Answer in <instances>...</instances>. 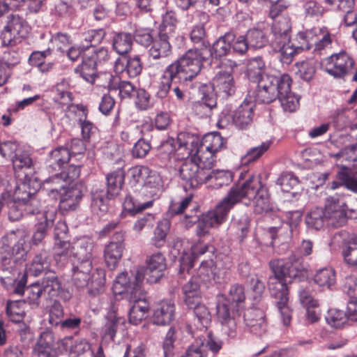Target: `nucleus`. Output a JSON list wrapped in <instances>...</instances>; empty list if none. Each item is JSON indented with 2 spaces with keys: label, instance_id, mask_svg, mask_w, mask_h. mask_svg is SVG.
Segmentation results:
<instances>
[{
  "label": "nucleus",
  "instance_id": "obj_1",
  "mask_svg": "<svg viewBox=\"0 0 357 357\" xmlns=\"http://www.w3.org/2000/svg\"><path fill=\"white\" fill-rule=\"evenodd\" d=\"M130 184L135 188L133 195L126 197L124 211L134 216L153 206L154 196L159 192L162 181L160 176L146 166L136 165L129 169Z\"/></svg>",
  "mask_w": 357,
  "mask_h": 357
},
{
  "label": "nucleus",
  "instance_id": "obj_2",
  "mask_svg": "<svg viewBox=\"0 0 357 357\" xmlns=\"http://www.w3.org/2000/svg\"><path fill=\"white\" fill-rule=\"evenodd\" d=\"M245 301V288L238 283L230 286L227 295L220 294L217 296V318L224 333L231 338L237 335V326Z\"/></svg>",
  "mask_w": 357,
  "mask_h": 357
},
{
  "label": "nucleus",
  "instance_id": "obj_3",
  "mask_svg": "<svg viewBox=\"0 0 357 357\" xmlns=\"http://www.w3.org/2000/svg\"><path fill=\"white\" fill-rule=\"evenodd\" d=\"M347 205L338 195L326 198L324 206L311 209L305 216L308 227L319 230L325 227L339 228L346 225Z\"/></svg>",
  "mask_w": 357,
  "mask_h": 357
},
{
  "label": "nucleus",
  "instance_id": "obj_4",
  "mask_svg": "<svg viewBox=\"0 0 357 357\" xmlns=\"http://www.w3.org/2000/svg\"><path fill=\"white\" fill-rule=\"evenodd\" d=\"M234 192L231 188L227 195L216 206L201 216L198 214L197 208H194L190 214H186L181 223L185 227L190 228L197 224L196 233L199 237L204 236L212 227H219L224 223L231 209L236 204Z\"/></svg>",
  "mask_w": 357,
  "mask_h": 357
},
{
  "label": "nucleus",
  "instance_id": "obj_5",
  "mask_svg": "<svg viewBox=\"0 0 357 357\" xmlns=\"http://www.w3.org/2000/svg\"><path fill=\"white\" fill-rule=\"evenodd\" d=\"M236 204L243 200L254 202V211L262 214L271 211L268 188L262 183L259 176L252 175L243 182L232 185Z\"/></svg>",
  "mask_w": 357,
  "mask_h": 357
},
{
  "label": "nucleus",
  "instance_id": "obj_6",
  "mask_svg": "<svg viewBox=\"0 0 357 357\" xmlns=\"http://www.w3.org/2000/svg\"><path fill=\"white\" fill-rule=\"evenodd\" d=\"M222 66H225L227 70L219 71L212 79L211 88L215 94L213 93H206L208 89L211 88L210 86L206 85L202 86L203 97L200 105L205 106L209 109L216 107V94L228 97L235 91V83L232 73L234 68L237 67V64L234 61L227 60L225 63H222Z\"/></svg>",
  "mask_w": 357,
  "mask_h": 357
},
{
  "label": "nucleus",
  "instance_id": "obj_7",
  "mask_svg": "<svg viewBox=\"0 0 357 357\" xmlns=\"http://www.w3.org/2000/svg\"><path fill=\"white\" fill-rule=\"evenodd\" d=\"M27 253L24 237L17 241L14 234L3 236L0 241V261L3 271H16L17 266L25 261Z\"/></svg>",
  "mask_w": 357,
  "mask_h": 357
},
{
  "label": "nucleus",
  "instance_id": "obj_8",
  "mask_svg": "<svg viewBox=\"0 0 357 357\" xmlns=\"http://www.w3.org/2000/svg\"><path fill=\"white\" fill-rule=\"evenodd\" d=\"M291 29V20L288 15H282L272 24L271 45L274 52L279 54L280 61L287 64L291 62L295 53V48L290 45Z\"/></svg>",
  "mask_w": 357,
  "mask_h": 357
},
{
  "label": "nucleus",
  "instance_id": "obj_9",
  "mask_svg": "<svg viewBox=\"0 0 357 357\" xmlns=\"http://www.w3.org/2000/svg\"><path fill=\"white\" fill-rule=\"evenodd\" d=\"M199 49H190L182 56L167 66L183 84L192 81L200 72L204 60Z\"/></svg>",
  "mask_w": 357,
  "mask_h": 357
},
{
  "label": "nucleus",
  "instance_id": "obj_10",
  "mask_svg": "<svg viewBox=\"0 0 357 357\" xmlns=\"http://www.w3.org/2000/svg\"><path fill=\"white\" fill-rule=\"evenodd\" d=\"M292 79L288 74L280 76H267L259 82V90L257 91L256 100L261 103L269 104L278 97L292 93Z\"/></svg>",
  "mask_w": 357,
  "mask_h": 357
},
{
  "label": "nucleus",
  "instance_id": "obj_11",
  "mask_svg": "<svg viewBox=\"0 0 357 357\" xmlns=\"http://www.w3.org/2000/svg\"><path fill=\"white\" fill-rule=\"evenodd\" d=\"M268 289L273 298V303L280 314L283 325L285 326H290L293 309L289 301L288 283L275 278L270 277Z\"/></svg>",
  "mask_w": 357,
  "mask_h": 357
},
{
  "label": "nucleus",
  "instance_id": "obj_12",
  "mask_svg": "<svg viewBox=\"0 0 357 357\" xmlns=\"http://www.w3.org/2000/svg\"><path fill=\"white\" fill-rule=\"evenodd\" d=\"M210 165L202 160H185L179 169V177L184 188L195 189L206 184Z\"/></svg>",
  "mask_w": 357,
  "mask_h": 357
},
{
  "label": "nucleus",
  "instance_id": "obj_13",
  "mask_svg": "<svg viewBox=\"0 0 357 357\" xmlns=\"http://www.w3.org/2000/svg\"><path fill=\"white\" fill-rule=\"evenodd\" d=\"M270 264L274 273L273 277L287 283H291L293 280H300L305 271L303 258L296 253H292L286 261L278 259L272 261Z\"/></svg>",
  "mask_w": 357,
  "mask_h": 357
},
{
  "label": "nucleus",
  "instance_id": "obj_14",
  "mask_svg": "<svg viewBox=\"0 0 357 357\" xmlns=\"http://www.w3.org/2000/svg\"><path fill=\"white\" fill-rule=\"evenodd\" d=\"M225 267L220 268L215 264L213 259L203 261L197 271V276L200 281L206 285L222 284L229 280V270L232 266V261L229 257H225Z\"/></svg>",
  "mask_w": 357,
  "mask_h": 357
},
{
  "label": "nucleus",
  "instance_id": "obj_15",
  "mask_svg": "<svg viewBox=\"0 0 357 357\" xmlns=\"http://www.w3.org/2000/svg\"><path fill=\"white\" fill-rule=\"evenodd\" d=\"M355 61L352 56L344 51L335 53L325 58L321 66L330 75L335 78H342L354 67Z\"/></svg>",
  "mask_w": 357,
  "mask_h": 357
},
{
  "label": "nucleus",
  "instance_id": "obj_16",
  "mask_svg": "<svg viewBox=\"0 0 357 357\" xmlns=\"http://www.w3.org/2000/svg\"><path fill=\"white\" fill-rule=\"evenodd\" d=\"M144 275L141 271H137L131 279L127 272L119 274L113 284L114 294L123 295L127 299L139 296L143 291L142 284Z\"/></svg>",
  "mask_w": 357,
  "mask_h": 357
},
{
  "label": "nucleus",
  "instance_id": "obj_17",
  "mask_svg": "<svg viewBox=\"0 0 357 357\" xmlns=\"http://www.w3.org/2000/svg\"><path fill=\"white\" fill-rule=\"evenodd\" d=\"M28 33L26 22L18 15H12L1 32L2 44L13 47L22 43Z\"/></svg>",
  "mask_w": 357,
  "mask_h": 357
},
{
  "label": "nucleus",
  "instance_id": "obj_18",
  "mask_svg": "<svg viewBox=\"0 0 357 357\" xmlns=\"http://www.w3.org/2000/svg\"><path fill=\"white\" fill-rule=\"evenodd\" d=\"M124 241V233L118 231L112 235L109 243L105 246L104 260L109 270H114L120 262L125 250Z\"/></svg>",
  "mask_w": 357,
  "mask_h": 357
},
{
  "label": "nucleus",
  "instance_id": "obj_19",
  "mask_svg": "<svg viewBox=\"0 0 357 357\" xmlns=\"http://www.w3.org/2000/svg\"><path fill=\"white\" fill-rule=\"evenodd\" d=\"M178 144L176 151L182 158L199 160L201 139L199 136L189 132H180L177 136Z\"/></svg>",
  "mask_w": 357,
  "mask_h": 357
},
{
  "label": "nucleus",
  "instance_id": "obj_20",
  "mask_svg": "<svg viewBox=\"0 0 357 357\" xmlns=\"http://www.w3.org/2000/svg\"><path fill=\"white\" fill-rule=\"evenodd\" d=\"M225 145L224 139L218 132L206 134L201 139L199 160L208 162V164H215V154L220 151Z\"/></svg>",
  "mask_w": 357,
  "mask_h": 357
},
{
  "label": "nucleus",
  "instance_id": "obj_21",
  "mask_svg": "<svg viewBox=\"0 0 357 357\" xmlns=\"http://www.w3.org/2000/svg\"><path fill=\"white\" fill-rule=\"evenodd\" d=\"M11 161L17 180H24L29 177L36 178L33 175V162L28 151L21 149L14 155Z\"/></svg>",
  "mask_w": 357,
  "mask_h": 357
},
{
  "label": "nucleus",
  "instance_id": "obj_22",
  "mask_svg": "<svg viewBox=\"0 0 357 357\" xmlns=\"http://www.w3.org/2000/svg\"><path fill=\"white\" fill-rule=\"evenodd\" d=\"M171 37L164 31H158L148 50L149 57L154 61H160L170 56L172 54V47L169 42Z\"/></svg>",
  "mask_w": 357,
  "mask_h": 357
},
{
  "label": "nucleus",
  "instance_id": "obj_23",
  "mask_svg": "<svg viewBox=\"0 0 357 357\" xmlns=\"http://www.w3.org/2000/svg\"><path fill=\"white\" fill-rule=\"evenodd\" d=\"M40 286L43 292L51 298L59 297L64 301L70 298V293L63 289L61 282L54 272H46L43 278Z\"/></svg>",
  "mask_w": 357,
  "mask_h": 357
},
{
  "label": "nucleus",
  "instance_id": "obj_24",
  "mask_svg": "<svg viewBox=\"0 0 357 357\" xmlns=\"http://www.w3.org/2000/svg\"><path fill=\"white\" fill-rule=\"evenodd\" d=\"M255 104L245 100L233 112L232 121L239 130L248 129L255 116Z\"/></svg>",
  "mask_w": 357,
  "mask_h": 357
},
{
  "label": "nucleus",
  "instance_id": "obj_25",
  "mask_svg": "<svg viewBox=\"0 0 357 357\" xmlns=\"http://www.w3.org/2000/svg\"><path fill=\"white\" fill-rule=\"evenodd\" d=\"M17 181V185L13 194V199L17 204H20V203L32 198L40 188V183L37 178L29 177L24 180Z\"/></svg>",
  "mask_w": 357,
  "mask_h": 357
},
{
  "label": "nucleus",
  "instance_id": "obj_26",
  "mask_svg": "<svg viewBox=\"0 0 357 357\" xmlns=\"http://www.w3.org/2000/svg\"><path fill=\"white\" fill-rule=\"evenodd\" d=\"M146 266L150 274L148 281L156 283L163 276L167 268L166 258L161 252H157L146 257Z\"/></svg>",
  "mask_w": 357,
  "mask_h": 357
},
{
  "label": "nucleus",
  "instance_id": "obj_27",
  "mask_svg": "<svg viewBox=\"0 0 357 357\" xmlns=\"http://www.w3.org/2000/svg\"><path fill=\"white\" fill-rule=\"evenodd\" d=\"M83 197V190L81 185H75L66 188L60 193L59 199V208L61 211H74L79 205Z\"/></svg>",
  "mask_w": 357,
  "mask_h": 357
},
{
  "label": "nucleus",
  "instance_id": "obj_28",
  "mask_svg": "<svg viewBox=\"0 0 357 357\" xmlns=\"http://www.w3.org/2000/svg\"><path fill=\"white\" fill-rule=\"evenodd\" d=\"M175 305L171 300L158 303L153 310V323L155 325L169 324L174 319Z\"/></svg>",
  "mask_w": 357,
  "mask_h": 357
},
{
  "label": "nucleus",
  "instance_id": "obj_29",
  "mask_svg": "<svg viewBox=\"0 0 357 357\" xmlns=\"http://www.w3.org/2000/svg\"><path fill=\"white\" fill-rule=\"evenodd\" d=\"M135 297L128 299L130 303H133L132 306L129 310L128 319L130 323L138 325L146 318V314L149 310V304L146 299L144 291L139 295V296Z\"/></svg>",
  "mask_w": 357,
  "mask_h": 357
},
{
  "label": "nucleus",
  "instance_id": "obj_30",
  "mask_svg": "<svg viewBox=\"0 0 357 357\" xmlns=\"http://www.w3.org/2000/svg\"><path fill=\"white\" fill-rule=\"evenodd\" d=\"M312 42L313 43V52L318 55H323L331 50L332 44L335 40V36L332 35L326 26H322L317 32L312 31Z\"/></svg>",
  "mask_w": 357,
  "mask_h": 357
},
{
  "label": "nucleus",
  "instance_id": "obj_31",
  "mask_svg": "<svg viewBox=\"0 0 357 357\" xmlns=\"http://www.w3.org/2000/svg\"><path fill=\"white\" fill-rule=\"evenodd\" d=\"M70 159V150L66 147L59 146L52 150L46 160L49 172H54L65 168Z\"/></svg>",
  "mask_w": 357,
  "mask_h": 357
},
{
  "label": "nucleus",
  "instance_id": "obj_32",
  "mask_svg": "<svg viewBox=\"0 0 357 357\" xmlns=\"http://www.w3.org/2000/svg\"><path fill=\"white\" fill-rule=\"evenodd\" d=\"M244 321L250 331L261 335L266 328L264 313L259 309H248L244 314Z\"/></svg>",
  "mask_w": 357,
  "mask_h": 357
},
{
  "label": "nucleus",
  "instance_id": "obj_33",
  "mask_svg": "<svg viewBox=\"0 0 357 357\" xmlns=\"http://www.w3.org/2000/svg\"><path fill=\"white\" fill-rule=\"evenodd\" d=\"M76 107L77 110L82 112L78 119V124L81 128L82 139L90 142L98 135V128L93 122L87 119L89 109L86 106L80 104L77 105Z\"/></svg>",
  "mask_w": 357,
  "mask_h": 357
},
{
  "label": "nucleus",
  "instance_id": "obj_34",
  "mask_svg": "<svg viewBox=\"0 0 357 357\" xmlns=\"http://www.w3.org/2000/svg\"><path fill=\"white\" fill-rule=\"evenodd\" d=\"M55 217V211H47L43 214L42 220L35 225V230L31 238L33 245H38L43 242L48 229L53 225Z\"/></svg>",
  "mask_w": 357,
  "mask_h": 357
},
{
  "label": "nucleus",
  "instance_id": "obj_35",
  "mask_svg": "<svg viewBox=\"0 0 357 357\" xmlns=\"http://www.w3.org/2000/svg\"><path fill=\"white\" fill-rule=\"evenodd\" d=\"M264 71L265 63L261 57L253 58L247 63L246 76L250 81L257 83V90H259V82L267 76L271 75L265 74Z\"/></svg>",
  "mask_w": 357,
  "mask_h": 357
},
{
  "label": "nucleus",
  "instance_id": "obj_36",
  "mask_svg": "<svg viewBox=\"0 0 357 357\" xmlns=\"http://www.w3.org/2000/svg\"><path fill=\"white\" fill-rule=\"evenodd\" d=\"M75 73L91 84H94L96 79L103 77V75H97V66L91 61L90 57L84 54L82 63L75 68Z\"/></svg>",
  "mask_w": 357,
  "mask_h": 357
},
{
  "label": "nucleus",
  "instance_id": "obj_37",
  "mask_svg": "<svg viewBox=\"0 0 357 357\" xmlns=\"http://www.w3.org/2000/svg\"><path fill=\"white\" fill-rule=\"evenodd\" d=\"M172 84H183V83L167 66L160 77L155 94L156 97L160 99L165 98L168 96Z\"/></svg>",
  "mask_w": 357,
  "mask_h": 357
},
{
  "label": "nucleus",
  "instance_id": "obj_38",
  "mask_svg": "<svg viewBox=\"0 0 357 357\" xmlns=\"http://www.w3.org/2000/svg\"><path fill=\"white\" fill-rule=\"evenodd\" d=\"M103 77L106 84L100 85L107 87L109 90L119 89V96L122 98H130L135 91V87L130 82L120 81L117 84L116 82L117 78L114 77L110 73H104Z\"/></svg>",
  "mask_w": 357,
  "mask_h": 357
},
{
  "label": "nucleus",
  "instance_id": "obj_39",
  "mask_svg": "<svg viewBox=\"0 0 357 357\" xmlns=\"http://www.w3.org/2000/svg\"><path fill=\"white\" fill-rule=\"evenodd\" d=\"M214 166L215 164L209 165V176L207 178L206 184H208L209 187L215 189L229 185L233 180L231 172L223 169H214Z\"/></svg>",
  "mask_w": 357,
  "mask_h": 357
},
{
  "label": "nucleus",
  "instance_id": "obj_40",
  "mask_svg": "<svg viewBox=\"0 0 357 357\" xmlns=\"http://www.w3.org/2000/svg\"><path fill=\"white\" fill-rule=\"evenodd\" d=\"M125 171L122 167L109 172L106 176L107 193L110 197H115L120 193L125 180Z\"/></svg>",
  "mask_w": 357,
  "mask_h": 357
},
{
  "label": "nucleus",
  "instance_id": "obj_41",
  "mask_svg": "<svg viewBox=\"0 0 357 357\" xmlns=\"http://www.w3.org/2000/svg\"><path fill=\"white\" fill-rule=\"evenodd\" d=\"M92 270V262L75 264L73 262L72 280L75 287L83 288L88 284L90 273Z\"/></svg>",
  "mask_w": 357,
  "mask_h": 357
},
{
  "label": "nucleus",
  "instance_id": "obj_42",
  "mask_svg": "<svg viewBox=\"0 0 357 357\" xmlns=\"http://www.w3.org/2000/svg\"><path fill=\"white\" fill-rule=\"evenodd\" d=\"M66 185L60 173H56L43 181V187L48 196L56 200L59 199L60 193L66 188Z\"/></svg>",
  "mask_w": 357,
  "mask_h": 357
},
{
  "label": "nucleus",
  "instance_id": "obj_43",
  "mask_svg": "<svg viewBox=\"0 0 357 357\" xmlns=\"http://www.w3.org/2000/svg\"><path fill=\"white\" fill-rule=\"evenodd\" d=\"M108 196L104 190H96L91 192V207L93 213L98 215L105 214L109 208V199H112Z\"/></svg>",
  "mask_w": 357,
  "mask_h": 357
},
{
  "label": "nucleus",
  "instance_id": "obj_44",
  "mask_svg": "<svg viewBox=\"0 0 357 357\" xmlns=\"http://www.w3.org/2000/svg\"><path fill=\"white\" fill-rule=\"evenodd\" d=\"M235 39V34L232 32L226 33L219 38L213 45L211 54L215 58H220L228 54L231 48V43Z\"/></svg>",
  "mask_w": 357,
  "mask_h": 357
},
{
  "label": "nucleus",
  "instance_id": "obj_45",
  "mask_svg": "<svg viewBox=\"0 0 357 357\" xmlns=\"http://www.w3.org/2000/svg\"><path fill=\"white\" fill-rule=\"evenodd\" d=\"M301 219V213L298 211L289 212L287 214V222L286 225L279 227H272L268 228V232L271 236L272 241L275 240L278 235H282L285 231L289 230L292 232L293 228H295L300 222Z\"/></svg>",
  "mask_w": 357,
  "mask_h": 357
},
{
  "label": "nucleus",
  "instance_id": "obj_46",
  "mask_svg": "<svg viewBox=\"0 0 357 357\" xmlns=\"http://www.w3.org/2000/svg\"><path fill=\"white\" fill-rule=\"evenodd\" d=\"M25 300H8L6 303V313L10 321L20 323L25 317Z\"/></svg>",
  "mask_w": 357,
  "mask_h": 357
},
{
  "label": "nucleus",
  "instance_id": "obj_47",
  "mask_svg": "<svg viewBox=\"0 0 357 357\" xmlns=\"http://www.w3.org/2000/svg\"><path fill=\"white\" fill-rule=\"evenodd\" d=\"M132 43L133 37L131 33L119 32L113 37L112 47L119 54H126L132 50Z\"/></svg>",
  "mask_w": 357,
  "mask_h": 357
},
{
  "label": "nucleus",
  "instance_id": "obj_48",
  "mask_svg": "<svg viewBox=\"0 0 357 357\" xmlns=\"http://www.w3.org/2000/svg\"><path fill=\"white\" fill-rule=\"evenodd\" d=\"M71 257L77 259V264L91 262V244L87 242L79 241L71 245Z\"/></svg>",
  "mask_w": 357,
  "mask_h": 357
},
{
  "label": "nucleus",
  "instance_id": "obj_49",
  "mask_svg": "<svg viewBox=\"0 0 357 357\" xmlns=\"http://www.w3.org/2000/svg\"><path fill=\"white\" fill-rule=\"evenodd\" d=\"M48 256L47 252L44 250L36 255L31 262L26 265V274L34 276L40 274L49 265Z\"/></svg>",
  "mask_w": 357,
  "mask_h": 357
},
{
  "label": "nucleus",
  "instance_id": "obj_50",
  "mask_svg": "<svg viewBox=\"0 0 357 357\" xmlns=\"http://www.w3.org/2000/svg\"><path fill=\"white\" fill-rule=\"evenodd\" d=\"M314 281L321 287L331 289L336 282L335 271L332 267L320 268L314 274Z\"/></svg>",
  "mask_w": 357,
  "mask_h": 357
},
{
  "label": "nucleus",
  "instance_id": "obj_51",
  "mask_svg": "<svg viewBox=\"0 0 357 357\" xmlns=\"http://www.w3.org/2000/svg\"><path fill=\"white\" fill-rule=\"evenodd\" d=\"M183 301L188 307L199 302L200 290L197 282L190 280L183 287Z\"/></svg>",
  "mask_w": 357,
  "mask_h": 357
},
{
  "label": "nucleus",
  "instance_id": "obj_52",
  "mask_svg": "<svg viewBox=\"0 0 357 357\" xmlns=\"http://www.w3.org/2000/svg\"><path fill=\"white\" fill-rule=\"evenodd\" d=\"M342 254L346 264L357 267V236H351L345 242Z\"/></svg>",
  "mask_w": 357,
  "mask_h": 357
},
{
  "label": "nucleus",
  "instance_id": "obj_53",
  "mask_svg": "<svg viewBox=\"0 0 357 357\" xmlns=\"http://www.w3.org/2000/svg\"><path fill=\"white\" fill-rule=\"evenodd\" d=\"M170 227L171 223L167 218H164L158 222L151 239L152 244L154 246L161 248L165 245Z\"/></svg>",
  "mask_w": 357,
  "mask_h": 357
},
{
  "label": "nucleus",
  "instance_id": "obj_54",
  "mask_svg": "<svg viewBox=\"0 0 357 357\" xmlns=\"http://www.w3.org/2000/svg\"><path fill=\"white\" fill-rule=\"evenodd\" d=\"M121 322H123L121 318L115 315L109 316L102 328V341L109 343L114 340L118 326Z\"/></svg>",
  "mask_w": 357,
  "mask_h": 357
},
{
  "label": "nucleus",
  "instance_id": "obj_55",
  "mask_svg": "<svg viewBox=\"0 0 357 357\" xmlns=\"http://www.w3.org/2000/svg\"><path fill=\"white\" fill-rule=\"evenodd\" d=\"M246 36L250 44V47L254 49H260L264 47L268 42L266 33L261 29H249Z\"/></svg>",
  "mask_w": 357,
  "mask_h": 357
},
{
  "label": "nucleus",
  "instance_id": "obj_56",
  "mask_svg": "<svg viewBox=\"0 0 357 357\" xmlns=\"http://www.w3.org/2000/svg\"><path fill=\"white\" fill-rule=\"evenodd\" d=\"M105 35L106 32L103 29H90L82 34V43L85 42L84 45H88L89 50H91L102 43Z\"/></svg>",
  "mask_w": 357,
  "mask_h": 357
},
{
  "label": "nucleus",
  "instance_id": "obj_57",
  "mask_svg": "<svg viewBox=\"0 0 357 357\" xmlns=\"http://www.w3.org/2000/svg\"><path fill=\"white\" fill-rule=\"evenodd\" d=\"M269 142H262L259 146L250 149L245 155L241 158V163L248 165L257 161L270 148Z\"/></svg>",
  "mask_w": 357,
  "mask_h": 357
},
{
  "label": "nucleus",
  "instance_id": "obj_58",
  "mask_svg": "<svg viewBox=\"0 0 357 357\" xmlns=\"http://www.w3.org/2000/svg\"><path fill=\"white\" fill-rule=\"evenodd\" d=\"M326 322L335 328L342 327L348 321L345 312L336 309H330L326 315Z\"/></svg>",
  "mask_w": 357,
  "mask_h": 357
},
{
  "label": "nucleus",
  "instance_id": "obj_59",
  "mask_svg": "<svg viewBox=\"0 0 357 357\" xmlns=\"http://www.w3.org/2000/svg\"><path fill=\"white\" fill-rule=\"evenodd\" d=\"M90 57L91 61L96 66L107 63L110 59L109 50L106 47L92 48L84 53Z\"/></svg>",
  "mask_w": 357,
  "mask_h": 357
},
{
  "label": "nucleus",
  "instance_id": "obj_60",
  "mask_svg": "<svg viewBox=\"0 0 357 357\" xmlns=\"http://www.w3.org/2000/svg\"><path fill=\"white\" fill-rule=\"evenodd\" d=\"M190 308L192 309L193 316L197 320V326L207 328L211 321V313L207 307L198 302Z\"/></svg>",
  "mask_w": 357,
  "mask_h": 357
},
{
  "label": "nucleus",
  "instance_id": "obj_61",
  "mask_svg": "<svg viewBox=\"0 0 357 357\" xmlns=\"http://www.w3.org/2000/svg\"><path fill=\"white\" fill-rule=\"evenodd\" d=\"M62 344L66 346V350L69 347V353L75 356H79L85 353L89 349V344L85 340L74 341L73 338H64Z\"/></svg>",
  "mask_w": 357,
  "mask_h": 357
},
{
  "label": "nucleus",
  "instance_id": "obj_62",
  "mask_svg": "<svg viewBox=\"0 0 357 357\" xmlns=\"http://www.w3.org/2000/svg\"><path fill=\"white\" fill-rule=\"evenodd\" d=\"M177 23L178 19L176 13L172 10H168L163 15L159 31H164L167 35L173 36Z\"/></svg>",
  "mask_w": 357,
  "mask_h": 357
},
{
  "label": "nucleus",
  "instance_id": "obj_63",
  "mask_svg": "<svg viewBox=\"0 0 357 357\" xmlns=\"http://www.w3.org/2000/svg\"><path fill=\"white\" fill-rule=\"evenodd\" d=\"M142 62L139 55L129 57L123 72L126 73L130 78H135L139 75L142 71Z\"/></svg>",
  "mask_w": 357,
  "mask_h": 357
},
{
  "label": "nucleus",
  "instance_id": "obj_64",
  "mask_svg": "<svg viewBox=\"0 0 357 357\" xmlns=\"http://www.w3.org/2000/svg\"><path fill=\"white\" fill-rule=\"evenodd\" d=\"M54 250L56 261L65 263L68 257H71V245L68 241L63 240L56 242Z\"/></svg>",
  "mask_w": 357,
  "mask_h": 357
}]
</instances>
